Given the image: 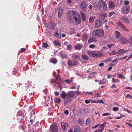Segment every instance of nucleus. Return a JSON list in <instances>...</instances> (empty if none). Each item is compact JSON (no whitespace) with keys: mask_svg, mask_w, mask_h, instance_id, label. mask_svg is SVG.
I'll use <instances>...</instances> for the list:
<instances>
[{"mask_svg":"<svg viewBox=\"0 0 132 132\" xmlns=\"http://www.w3.org/2000/svg\"><path fill=\"white\" fill-rule=\"evenodd\" d=\"M115 51H113L110 54V55H114L116 54V53H114L115 52Z\"/></svg>","mask_w":132,"mask_h":132,"instance_id":"774afa93","label":"nucleus"},{"mask_svg":"<svg viewBox=\"0 0 132 132\" xmlns=\"http://www.w3.org/2000/svg\"><path fill=\"white\" fill-rule=\"evenodd\" d=\"M114 45L112 44H110L109 45H107V46H108L109 48H110L111 47L113 46Z\"/></svg>","mask_w":132,"mask_h":132,"instance_id":"bf43d9fd","label":"nucleus"},{"mask_svg":"<svg viewBox=\"0 0 132 132\" xmlns=\"http://www.w3.org/2000/svg\"><path fill=\"white\" fill-rule=\"evenodd\" d=\"M71 100V98L69 97L68 96L65 99V100H64V104H67L70 102Z\"/></svg>","mask_w":132,"mask_h":132,"instance_id":"6ab92c4d","label":"nucleus"},{"mask_svg":"<svg viewBox=\"0 0 132 132\" xmlns=\"http://www.w3.org/2000/svg\"><path fill=\"white\" fill-rule=\"evenodd\" d=\"M95 19L94 17H91L89 19V21L90 23H92L94 21V20Z\"/></svg>","mask_w":132,"mask_h":132,"instance_id":"c756f323","label":"nucleus"},{"mask_svg":"<svg viewBox=\"0 0 132 132\" xmlns=\"http://www.w3.org/2000/svg\"><path fill=\"white\" fill-rule=\"evenodd\" d=\"M72 57L73 59H75L78 60H79L80 58V56L77 55L76 54H73L72 55Z\"/></svg>","mask_w":132,"mask_h":132,"instance_id":"bb28decb","label":"nucleus"},{"mask_svg":"<svg viewBox=\"0 0 132 132\" xmlns=\"http://www.w3.org/2000/svg\"><path fill=\"white\" fill-rule=\"evenodd\" d=\"M74 92L73 91H70L67 93V96L71 98L74 96Z\"/></svg>","mask_w":132,"mask_h":132,"instance_id":"2eb2a0df","label":"nucleus"},{"mask_svg":"<svg viewBox=\"0 0 132 132\" xmlns=\"http://www.w3.org/2000/svg\"><path fill=\"white\" fill-rule=\"evenodd\" d=\"M80 14L81 16L82 20L85 21L86 19V16L85 14L82 12H80Z\"/></svg>","mask_w":132,"mask_h":132,"instance_id":"b1692460","label":"nucleus"},{"mask_svg":"<svg viewBox=\"0 0 132 132\" xmlns=\"http://www.w3.org/2000/svg\"><path fill=\"white\" fill-rule=\"evenodd\" d=\"M90 102V100H86L85 101V103L86 104H89Z\"/></svg>","mask_w":132,"mask_h":132,"instance_id":"8fccbe9b","label":"nucleus"},{"mask_svg":"<svg viewBox=\"0 0 132 132\" xmlns=\"http://www.w3.org/2000/svg\"><path fill=\"white\" fill-rule=\"evenodd\" d=\"M63 9H59V11L58 13V17L59 18H60L62 15L63 14Z\"/></svg>","mask_w":132,"mask_h":132,"instance_id":"412c9836","label":"nucleus"},{"mask_svg":"<svg viewBox=\"0 0 132 132\" xmlns=\"http://www.w3.org/2000/svg\"><path fill=\"white\" fill-rule=\"evenodd\" d=\"M102 54L101 53H100L97 51H93V57H100L102 56Z\"/></svg>","mask_w":132,"mask_h":132,"instance_id":"0eeeda50","label":"nucleus"},{"mask_svg":"<svg viewBox=\"0 0 132 132\" xmlns=\"http://www.w3.org/2000/svg\"><path fill=\"white\" fill-rule=\"evenodd\" d=\"M120 41L121 44H126L128 43L129 42L128 40L124 38H121Z\"/></svg>","mask_w":132,"mask_h":132,"instance_id":"9b49d317","label":"nucleus"},{"mask_svg":"<svg viewBox=\"0 0 132 132\" xmlns=\"http://www.w3.org/2000/svg\"><path fill=\"white\" fill-rule=\"evenodd\" d=\"M126 97L127 98H130L131 99L132 98L131 96L129 94H127Z\"/></svg>","mask_w":132,"mask_h":132,"instance_id":"6e6d98bb","label":"nucleus"},{"mask_svg":"<svg viewBox=\"0 0 132 132\" xmlns=\"http://www.w3.org/2000/svg\"><path fill=\"white\" fill-rule=\"evenodd\" d=\"M90 120L89 118H88L86 120V124H87V125L88 126L90 124Z\"/></svg>","mask_w":132,"mask_h":132,"instance_id":"a19ab883","label":"nucleus"},{"mask_svg":"<svg viewBox=\"0 0 132 132\" xmlns=\"http://www.w3.org/2000/svg\"><path fill=\"white\" fill-rule=\"evenodd\" d=\"M130 10V6L129 5L123 7L122 8L121 12L125 14H127L129 12Z\"/></svg>","mask_w":132,"mask_h":132,"instance_id":"7ed1b4c3","label":"nucleus"},{"mask_svg":"<svg viewBox=\"0 0 132 132\" xmlns=\"http://www.w3.org/2000/svg\"><path fill=\"white\" fill-rule=\"evenodd\" d=\"M99 125V124H98L97 125L95 126H94L92 127V128L93 129L95 128H96Z\"/></svg>","mask_w":132,"mask_h":132,"instance_id":"69168bd1","label":"nucleus"},{"mask_svg":"<svg viewBox=\"0 0 132 132\" xmlns=\"http://www.w3.org/2000/svg\"><path fill=\"white\" fill-rule=\"evenodd\" d=\"M66 95H66V93L65 92L62 93L60 95V96L63 99H64Z\"/></svg>","mask_w":132,"mask_h":132,"instance_id":"473e14b6","label":"nucleus"},{"mask_svg":"<svg viewBox=\"0 0 132 132\" xmlns=\"http://www.w3.org/2000/svg\"><path fill=\"white\" fill-rule=\"evenodd\" d=\"M104 31L100 29L95 30L92 32L93 35L95 37H102L104 36Z\"/></svg>","mask_w":132,"mask_h":132,"instance_id":"f03ea898","label":"nucleus"},{"mask_svg":"<svg viewBox=\"0 0 132 132\" xmlns=\"http://www.w3.org/2000/svg\"><path fill=\"white\" fill-rule=\"evenodd\" d=\"M103 127H104V123L101 125L99 126L98 129H101V128H103Z\"/></svg>","mask_w":132,"mask_h":132,"instance_id":"680f3d73","label":"nucleus"},{"mask_svg":"<svg viewBox=\"0 0 132 132\" xmlns=\"http://www.w3.org/2000/svg\"><path fill=\"white\" fill-rule=\"evenodd\" d=\"M116 36L118 38H119L120 36V32L118 31H116L115 32Z\"/></svg>","mask_w":132,"mask_h":132,"instance_id":"a878e982","label":"nucleus"},{"mask_svg":"<svg viewBox=\"0 0 132 132\" xmlns=\"http://www.w3.org/2000/svg\"><path fill=\"white\" fill-rule=\"evenodd\" d=\"M61 57L63 59L66 58L67 57V55L66 54H65V53L62 54H61Z\"/></svg>","mask_w":132,"mask_h":132,"instance_id":"58836bf2","label":"nucleus"},{"mask_svg":"<svg viewBox=\"0 0 132 132\" xmlns=\"http://www.w3.org/2000/svg\"><path fill=\"white\" fill-rule=\"evenodd\" d=\"M61 126L63 130H67L68 128V125L67 122H62Z\"/></svg>","mask_w":132,"mask_h":132,"instance_id":"1a4fd4ad","label":"nucleus"},{"mask_svg":"<svg viewBox=\"0 0 132 132\" xmlns=\"http://www.w3.org/2000/svg\"><path fill=\"white\" fill-rule=\"evenodd\" d=\"M97 41L96 38H94L93 37H90L88 40V43H92L94 42H95Z\"/></svg>","mask_w":132,"mask_h":132,"instance_id":"4be33fe9","label":"nucleus"},{"mask_svg":"<svg viewBox=\"0 0 132 132\" xmlns=\"http://www.w3.org/2000/svg\"><path fill=\"white\" fill-rule=\"evenodd\" d=\"M90 101L91 102L93 103H98V102L96 101H95L93 100H90Z\"/></svg>","mask_w":132,"mask_h":132,"instance_id":"603ef678","label":"nucleus"},{"mask_svg":"<svg viewBox=\"0 0 132 132\" xmlns=\"http://www.w3.org/2000/svg\"><path fill=\"white\" fill-rule=\"evenodd\" d=\"M116 85L114 84H113L112 86L110 88H114L116 87Z\"/></svg>","mask_w":132,"mask_h":132,"instance_id":"338daca9","label":"nucleus"},{"mask_svg":"<svg viewBox=\"0 0 132 132\" xmlns=\"http://www.w3.org/2000/svg\"><path fill=\"white\" fill-rule=\"evenodd\" d=\"M127 52V51L124 50H122V49H120L119 50V54H120V55H121L123 53H126Z\"/></svg>","mask_w":132,"mask_h":132,"instance_id":"cd10ccee","label":"nucleus"},{"mask_svg":"<svg viewBox=\"0 0 132 132\" xmlns=\"http://www.w3.org/2000/svg\"><path fill=\"white\" fill-rule=\"evenodd\" d=\"M106 2L103 0H100L98 2L99 6V7L106 5Z\"/></svg>","mask_w":132,"mask_h":132,"instance_id":"aec40b11","label":"nucleus"},{"mask_svg":"<svg viewBox=\"0 0 132 132\" xmlns=\"http://www.w3.org/2000/svg\"><path fill=\"white\" fill-rule=\"evenodd\" d=\"M95 46L94 44H90L89 46V47L90 48H93L95 47Z\"/></svg>","mask_w":132,"mask_h":132,"instance_id":"09e8293b","label":"nucleus"},{"mask_svg":"<svg viewBox=\"0 0 132 132\" xmlns=\"http://www.w3.org/2000/svg\"><path fill=\"white\" fill-rule=\"evenodd\" d=\"M26 85L27 86H28V88H29V87L30 86L31 84V82L30 80L28 81H27L26 83Z\"/></svg>","mask_w":132,"mask_h":132,"instance_id":"4c0bfd02","label":"nucleus"},{"mask_svg":"<svg viewBox=\"0 0 132 132\" xmlns=\"http://www.w3.org/2000/svg\"><path fill=\"white\" fill-rule=\"evenodd\" d=\"M118 26L120 27L124 31L129 32V30L126 28L125 26L122 23L119 22L118 23Z\"/></svg>","mask_w":132,"mask_h":132,"instance_id":"6e6552de","label":"nucleus"},{"mask_svg":"<svg viewBox=\"0 0 132 132\" xmlns=\"http://www.w3.org/2000/svg\"><path fill=\"white\" fill-rule=\"evenodd\" d=\"M68 65L70 66H73L77 65L78 64V62L76 60H73V61L69 60L68 61Z\"/></svg>","mask_w":132,"mask_h":132,"instance_id":"20e7f679","label":"nucleus"},{"mask_svg":"<svg viewBox=\"0 0 132 132\" xmlns=\"http://www.w3.org/2000/svg\"><path fill=\"white\" fill-rule=\"evenodd\" d=\"M50 128L51 131L52 132H58L57 126L55 123L52 125Z\"/></svg>","mask_w":132,"mask_h":132,"instance_id":"39448f33","label":"nucleus"},{"mask_svg":"<svg viewBox=\"0 0 132 132\" xmlns=\"http://www.w3.org/2000/svg\"><path fill=\"white\" fill-rule=\"evenodd\" d=\"M122 21L125 23H129V21L128 18L125 16H123L121 18Z\"/></svg>","mask_w":132,"mask_h":132,"instance_id":"f8f14e48","label":"nucleus"},{"mask_svg":"<svg viewBox=\"0 0 132 132\" xmlns=\"http://www.w3.org/2000/svg\"><path fill=\"white\" fill-rule=\"evenodd\" d=\"M103 24V22L97 20L95 22V25L96 28H98L101 26Z\"/></svg>","mask_w":132,"mask_h":132,"instance_id":"9d476101","label":"nucleus"},{"mask_svg":"<svg viewBox=\"0 0 132 132\" xmlns=\"http://www.w3.org/2000/svg\"><path fill=\"white\" fill-rule=\"evenodd\" d=\"M104 127H103V128L101 129H98V132H102L103 131L104 129Z\"/></svg>","mask_w":132,"mask_h":132,"instance_id":"de8ad7c7","label":"nucleus"},{"mask_svg":"<svg viewBox=\"0 0 132 132\" xmlns=\"http://www.w3.org/2000/svg\"><path fill=\"white\" fill-rule=\"evenodd\" d=\"M109 7L112 9H114L115 7V2H110L109 5Z\"/></svg>","mask_w":132,"mask_h":132,"instance_id":"f3484780","label":"nucleus"},{"mask_svg":"<svg viewBox=\"0 0 132 132\" xmlns=\"http://www.w3.org/2000/svg\"><path fill=\"white\" fill-rule=\"evenodd\" d=\"M26 50V49L25 48H21L20 50V51L21 53H23Z\"/></svg>","mask_w":132,"mask_h":132,"instance_id":"c03bdc74","label":"nucleus"},{"mask_svg":"<svg viewBox=\"0 0 132 132\" xmlns=\"http://www.w3.org/2000/svg\"><path fill=\"white\" fill-rule=\"evenodd\" d=\"M55 82V80L54 79H51L50 81V83L52 84L53 83Z\"/></svg>","mask_w":132,"mask_h":132,"instance_id":"49530a36","label":"nucleus"},{"mask_svg":"<svg viewBox=\"0 0 132 132\" xmlns=\"http://www.w3.org/2000/svg\"><path fill=\"white\" fill-rule=\"evenodd\" d=\"M100 18L104 19L107 16V14L105 13H100L99 14Z\"/></svg>","mask_w":132,"mask_h":132,"instance_id":"ddd939ff","label":"nucleus"},{"mask_svg":"<svg viewBox=\"0 0 132 132\" xmlns=\"http://www.w3.org/2000/svg\"><path fill=\"white\" fill-rule=\"evenodd\" d=\"M75 31L73 28H71L70 29V31L69 32V34L70 35H72L74 34Z\"/></svg>","mask_w":132,"mask_h":132,"instance_id":"37998d69","label":"nucleus"},{"mask_svg":"<svg viewBox=\"0 0 132 132\" xmlns=\"http://www.w3.org/2000/svg\"><path fill=\"white\" fill-rule=\"evenodd\" d=\"M54 94L55 95V96H56L59 95V92L56 91L55 92Z\"/></svg>","mask_w":132,"mask_h":132,"instance_id":"e2e57ef3","label":"nucleus"},{"mask_svg":"<svg viewBox=\"0 0 132 132\" xmlns=\"http://www.w3.org/2000/svg\"><path fill=\"white\" fill-rule=\"evenodd\" d=\"M110 114L109 113L107 112V113H103V114L102 115L103 116H108V115H109Z\"/></svg>","mask_w":132,"mask_h":132,"instance_id":"052dcab7","label":"nucleus"},{"mask_svg":"<svg viewBox=\"0 0 132 132\" xmlns=\"http://www.w3.org/2000/svg\"><path fill=\"white\" fill-rule=\"evenodd\" d=\"M55 36L57 38H60L61 37V35L57 32H56L54 34Z\"/></svg>","mask_w":132,"mask_h":132,"instance_id":"c9c22d12","label":"nucleus"},{"mask_svg":"<svg viewBox=\"0 0 132 132\" xmlns=\"http://www.w3.org/2000/svg\"><path fill=\"white\" fill-rule=\"evenodd\" d=\"M80 127L78 125H76L74 128L73 132H80Z\"/></svg>","mask_w":132,"mask_h":132,"instance_id":"a211bd4d","label":"nucleus"},{"mask_svg":"<svg viewBox=\"0 0 132 132\" xmlns=\"http://www.w3.org/2000/svg\"><path fill=\"white\" fill-rule=\"evenodd\" d=\"M118 78H121L122 79H125V77L122 75L121 74H118L117 75Z\"/></svg>","mask_w":132,"mask_h":132,"instance_id":"2f4dec72","label":"nucleus"},{"mask_svg":"<svg viewBox=\"0 0 132 132\" xmlns=\"http://www.w3.org/2000/svg\"><path fill=\"white\" fill-rule=\"evenodd\" d=\"M99 9L100 11L102 12L105 11L107 9L106 4V5L99 7Z\"/></svg>","mask_w":132,"mask_h":132,"instance_id":"4468645a","label":"nucleus"},{"mask_svg":"<svg viewBox=\"0 0 132 132\" xmlns=\"http://www.w3.org/2000/svg\"><path fill=\"white\" fill-rule=\"evenodd\" d=\"M112 80L111 81L113 83H117L118 82L119 83L120 82V80L118 79H115L114 78H112Z\"/></svg>","mask_w":132,"mask_h":132,"instance_id":"72a5a7b5","label":"nucleus"},{"mask_svg":"<svg viewBox=\"0 0 132 132\" xmlns=\"http://www.w3.org/2000/svg\"><path fill=\"white\" fill-rule=\"evenodd\" d=\"M50 62L54 64H55L57 62V61L55 59H53L50 60Z\"/></svg>","mask_w":132,"mask_h":132,"instance_id":"7c9ffc66","label":"nucleus"},{"mask_svg":"<svg viewBox=\"0 0 132 132\" xmlns=\"http://www.w3.org/2000/svg\"><path fill=\"white\" fill-rule=\"evenodd\" d=\"M64 113L66 114H68L69 112L68 110H66L64 111Z\"/></svg>","mask_w":132,"mask_h":132,"instance_id":"13d9d810","label":"nucleus"},{"mask_svg":"<svg viewBox=\"0 0 132 132\" xmlns=\"http://www.w3.org/2000/svg\"><path fill=\"white\" fill-rule=\"evenodd\" d=\"M87 53L89 55L93 57V51H88L87 52Z\"/></svg>","mask_w":132,"mask_h":132,"instance_id":"e433bc0d","label":"nucleus"},{"mask_svg":"<svg viewBox=\"0 0 132 132\" xmlns=\"http://www.w3.org/2000/svg\"><path fill=\"white\" fill-rule=\"evenodd\" d=\"M67 18L68 21L71 23L79 24L81 22L80 15L78 13L73 10L69 11L67 14Z\"/></svg>","mask_w":132,"mask_h":132,"instance_id":"f257e3e1","label":"nucleus"},{"mask_svg":"<svg viewBox=\"0 0 132 132\" xmlns=\"http://www.w3.org/2000/svg\"><path fill=\"white\" fill-rule=\"evenodd\" d=\"M42 45L45 48H47L48 46V45L45 42L43 43Z\"/></svg>","mask_w":132,"mask_h":132,"instance_id":"f704fd0d","label":"nucleus"},{"mask_svg":"<svg viewBox=\"0 0 132 132\" xmlns=\"http://www.w3.org/2000/svg\"><path fill=\"white\" fill-rule=\"evenodd\" d=\"M95 96L96 97H101V96L100 95V94L98 93H97L95 95Z\"/></svg>","mask_w":132,"mask_h":132,"instance_id":"0e129e2a","label":"nucleus"},{"mask_svg":"<svg viewBox=\"0 0 132 132\" xmlns=\"http://www.w3.org/2000/svg\"><path fill=\"white\" fill-rule=\"evenodd\" d=\"M82 45L80 44H78L77 45H76L75 46V48L76 50H80L82 49Z\"/></svg>","mask_w":132,"mask_h":132,"instance_id":"dca6fc26","label":"nucleus"},{"mask_svg":"<svg viewBox=\"0 0 132 132\" xmlns=\"http://www.w3.org/2000/svg\"><path fill=\"white\" fill-rule=\"evenodd\" d=\"M98 66L101 67H103L104 66V63L103 62L99 64Z\"/></svg>","mask_w":132,"mask_h":132,"instance_id":"5fc2aeb1","label":"nucleus"},{"mask_svg":"<svg viewBox=\"0 0 132 132\" xmlns=\"http://www.w3.org/2000/svg\"><path fill=\"white\" fill-rule=\"evenodd\" d=\"M129 2L128 1H126L124 2V4L125 5H127L129 4Z\"/></svg>","mask_w":132,"mask_h":132,"instance_id":"4d7b16f0","label":"nucleus"},{"mask_svg":"<svg viewBox=\"0 0 132 132\" xmlns=\"http://www.w3.org/2000/svg\"><path fill=\"white\" fill-rule=\"evenodd\" d=\"M115 13L114 12H110L109 13V16L110 17L113 14H114Z\"/></svg>","mask_w":132,"mask_h":132,"instance_id":"3c124183","label":"nucleus"},{"mask_svg":"<svg viewBox=\"0 0 132 132\" xmlns=\"http://www.w3.org/2000/svg\"><path fill=\"white\" fill-rule=\"evenodd\" d=\"M118 61L117 59H116L112 61L110 63L111 65L114 66H115L118 63Z\"/></svg>","mask_w":132,"mask_h":132,"instance_id":"5701e85b","label":"nucleus"},{"mask_svg":"<svg viewBox=\"0 0 132 132\" xmlns=\"http://www.w3.org/2000/svg\"><path fill=\"white\" fill-rule=\"evenodd\" d=\"M54 44L55 46H60L61 45L60 43L58 40H56L54 41Z\"/></svg>","mask_w":132,"mask_h":132,"instance_id":"c85d7f7f","label":"nucleus"},{"mask_svg":"<svg viewBox=\"0 0 132 132\" xmlns=\"http://www.w3.org/2000/svg\"><path fill=\"white\" fill-rule=\"evenodd\" d=\"M61 101V100L60 98H57L56 99L55 102L57 104H59L60 103Z\"/></svg>","mask_w":132,"mask_h":132,"instance_id":"79ce46f5","label":"nucleus"},{"mask_svg":"<svg viewBox=\"0 0 132 132\" xmlns=\"http://www.w3.org/2000/svg\"><path fill=\"white\" fill-rule=\"evenodd\" d=\"M119 110V108L117 107H114L113 108V110L114 111H118Z\"/></svg>","mask_w":132,"mask_h":132,"instance_id":"864d4df0","label":"nucleus"},{"mask_svg":"<svg viewBox=\"0 0 132 132\" xmlns=\"http://www.w3.org/2000/svg\"><path fill=\"white\" fill-rule=\"evenodd\" d=\"M67 49L68 50L70 51L72 49V45L71 44L68 45L67 46Z\"/></svg>","mask_w":132,"mask_h":132,"instance_id":"ea45409f","label":"nucleus"},{"mask_svg":"<svg viewBox=\"0 0 132 132\" xmlns=\"http://www.w3.org/2000/svg\"><path fill=\"white\" fill-rule=\"evenodd\" d=\"M81 58L83 60L87 61L89 59V57L85 54H83L81 55Z\"/></svg>","mask_w":132,"mask_h":132,"instance_id":"393cba45","label":"nucleus"},{"mask_svg":"<svg viewBox=\"0 0 132 132\" xmlns=\"http://www.w3.org/2000/svg\"><path fill=\"white\" fill-rule=\"evenodd\" d=\"M87 7V5L85 2L84 1L81 2L80 4V7L83 11H85Z\"/></svg>","mask_w":132,"mask_h":132,"instance_id":"423d86ee","label":"nucleus"},{"mask_svg":"<svg viewBox=\"0 0 132 132\" xmlns=\"http://www.w3.org/2000/svg\"><path fill=\"white\" fill-rule=\"evenodd\" d=\"M111 60V59L110 58H109L108 59H106L104 60H103L102 62H109Z\"/></svg>","mask_w":132,"mask_h":132,"instance_id":"a18cd8bd","label":"nucleus"}]
</instances>
